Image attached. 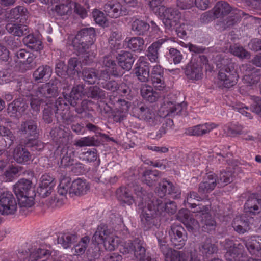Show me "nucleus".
<instances>
[{"mask_svg": "<svg viewBox=\"0 0 261 261\" xmlns=\"http://www.w3.org/2000/svg\"><path fill=\"white\" fill-rule=\"evenodd\" d=\"M160 16L163 17V22L166 28L170 30L177 24V22L181 17V14L175 8L165 7L163 13H161Z\"/></svg>", "mask_w": 261, "mask_h": 261, "instance_id": "17", "label": "nucleus"}, {"mask_svg": "<svg viewBox=\"0 0 261 261\" xmlns=\"http://www.w3.org/2000/svg\"><path fill=\"white\" fill-rule=\"evenodd\" d=\"M95 36V31L93 28H85L79 31L74 38L93 44Z\"/></svg>", "mask_w": 261, "mask_h": 261, "instance_id": "35", "label": "nucleus"}, {"mask_svg": "<svg viewBox=\"0 0 261 261\" xmlns=\"http://www.w3.org/2000/svg\"><path fill=\"white\" fill-rule=\"evenodd\" d=\"M57 83H58L57 81L51 80L41 85L33 91L34 96L41 99L56 97L59 94Z\"/></svg>", "mask_w": 261, "mask_h": 261, "instance_id": "14", "label": "nucleus"}, {"mask_svg": "<svg viewBox=\"0 0 261 261\" xmlns=\"http://www.w3.org/2000/svg\"><path fill=\"white\" fill-rule=\"evenodd\" d=\"M36 57V55L33 53H30L28 54L27 57L22 63V66L24 67L25 70H32L36 66V63L35 62Z\"/></svg>", "mask_w": 261, "mask_h": 261, "instance_id": "61", "label": "nucleus"}, {"mask_svg": "<svg viewBox=\"0 0 261 261\" xmlns=\"http://www.w3.org/2000/svg\"><path fill=\"white\" fill-rule=\"evenodd\" d=\"M202 200V198L199 196L196 192H190L187 196V198L184 201V204L186 207L191 208H196L193 211L194 213H198L201 219L202 224V230L204 232L208 233L215 229L216 222L212 216L209 214V208L205 205L196 203V202H199Z\"/></svg>", "mask_w": 261, "mask_h": 261, "instance_id": "3", "label": "nucleus"}, {"mask_svg": "<svg viewBox=\"0 0 261 261\" xmlns=\"http://www.w3.org/2000/svg\"><path fill=\"white\" fill-rule=\"evenodd\" d=\"M186 75L190 80H199L202 77V68L200 65L196 63H189L185 68Z\"/></svg>", "mask_w": 261, "mask_h": 261, "instance_id": "28", "label": "nucleus"}, {"mask_svg": "<svg viewBox=\"0 0 261 261\" xmlns=\"http://www.w3.org/2000/svg\"><path fill=\"white\" fill-rule=\"evenodd\" d=\"M14 160L18 164H28L31 160L32 155L25 147L19 145L16 147L13 151Z\"/></svg>", "mask_w": 261, "mask_h": 261, "instance_id": "27", "label": "nucleus"}, {"mask_svg": "<svg viewBox=\"0 0 261 261\" xmlns=\"http://www.w3.org/2000/svg\"><path fill=\"white\" fill-rule=\"evenodd\" d=\"M5 28L9 33L18 37L25 36L30 32L28 27L21 24L8 23Z\"/></svg>", "mask_w": 261, "mask_h": 261, "instance_id": "40", "label": "nucleus"}, {"mask_svg": "<svg viewBox=\"0 0 261 261\" xmlns=\"http://www.w3.org/2000/svg\"><path fill=\"white\" fill-rule=\"evenodd\" d=\"M186 106L187 103L184 102L180 103H175L171 101H167L161 107L160 112L166 113V114L172 113L178 114L179 113L185 112L184 110Z\"/></svg>", "mask_w": 261, "mask_h": 261, "instance_id": "30", "label": "nucleus"}, {"mask_svg": "<svg viewBox=\"0 0 261 261\" xmlns=\"http://www.w3.org/2000/svg\"><path fill=\"white\" fill-rule=\"evenodd\" d=\"M215 17L223 18L228 15L224 20L225 27L235 25L241 19L242 12L237 9H232L228 3L225 1L218 2L212 9Z\"/></svg>", "mask_w": 261, "mask_h": 261, "instance_id": "5", "label": "nucleus"}, {"mask_svg": "<svg viewBox=\"0 0 261 261\" xmlns=\"http://www.w3.org/2000/svg\"><path fill=\"white\" fill-rule=\"evenodd\" d=\"M222 245L226 250L224 256L228 261H237L247 257L245 253L243 245L241 243H235L232 240L226 239L222 242Z\"/></svg>", "mask_w": 261, "mask_h": 261, "instance_id": "8", "label": "nucleus"}, {"mask_svg": "<svg viewBox=\"0 0 261 261\" xmlns=\"http://www.w3.org/2000/svg\"><path fill=\"white\" fill-rule=\"evenodd\" d=\"M10 16L14 19H20V22L24 23L28 18L29 13L24 7L18 6L10 11Z\"/></svg>", "mask_w": 261, "mask_h": 261, "instance_id": "46", "label": "nucleus"}, {"mask_svg": "<svg viewBox=\"0 0 261 261\" xmlns=\"http://www.w3.org/2000/svg\"><path fill=\"white\" fill-rule=\"evenodd\" d=\"M261 212V199L258 194L253 193L248 198L244 205V215L250 218Z\"/></svg>", "mask_w": 261, "mask_h": 261, "instance_id": "15", "label": "nucleus"}, {"mask_svg": "<svg viewBox=\"0 0 261 261\" xmlns=\"http://www.w3.org/2000/svg\"><path fill=\"white\" fill-rule=\"evenodd\" d=\"M79 158L82 161L93 162L97 160V151L95 148L84 149L80 154Z\"/></svg>", "mask_w": 261, "mask_h": 261, "instance_id": "49", "label": "nucleus"}, {"mask_svg": "<svg viewBox=\"0 0 261 261\" xmlns=\"http://www.w3.org/2000/svg\"><path fill=\"white\" fill-rule=\"evenodd\" d=\"M137 116V115H134ZM139 119H143L150 126H154L161 123L163 119L162 115H137Z\"/></svg>", "mask_w": 261, "mask_h": 261, "instance_id": "57", "label": "nucleus"}, {"mask_svg": "<svg viewBox=\"0 0 261 261\" xmlns=\"http://www.w3.org/2000/svg\"><path fill=\"white\" fill-rule=\"evenodd\" d=\"M103 11L106 14L111 18H118L128 14L127 9L119 2L109 1L105 4Z\"/></svg>", "mask_w": 261, "mask_h": 261, "instance_id": "19", "label": "nucleus"}, {"mask_svg": "<svg viewBox=\"0 0 261 261\" xmlns=\"http://www.w3.org/2000/svg\"><path fill=\"white\" fill-rule=\"evenodd\" d=\"M217 185L215 176L209 174L203 179L199 185V192L201 193H207L213 191Z\"/></svg>", "mask_w": 261, "mask_h": 261, "instance_id": "39", "label": "nucleus"}, {"mask_svg": "<svg viewBox=\"0 0 261 261\" xmlns=\"http://www.w3.org/2000/svg\"><path fill=\"white\" fill-rule=\"evenodd\" d=\"M251 219L245 215L236 216L232 223L234 230L240 234L244 233L250 229Z\"/></svg>", "mask_w": 261, "mask_h": 261, "instance_id": "25", "label": "nucleus"}, {"mask_svg": "<svg viewBox=\"0 0 261 261\" xmlns=\"http://www.w3.org/2000/svg\"><path fill=\"white\" fill-rule=\"evenodd\" d=\"M138 198L140 199L138 207L141 214L140 217L141 224L145 230H155L160 226L158 213L166 212L171 214L176 212V203L173 201L156 199L150 194L146 196L142 188L135 189Z\"/></svg>", "mask_w": 261, "mask_h": 261, "instance_id": "1", "label": "nucleus"}, {"mask_svg": "<svg viewBox=\"0 0 261 261\" xmlns=\"http://www.w3.org/2000/svg\"><path fill=\"white\" fill-rule=\"evenodd\" d=\"M165 258L166 261H189L190 254L185 251L172 249L169 250Z\"/></svg>", "mask_w": 261, "mask_h": 261, "instance_id": "44", "label": "nucleus"}, {"mask_svg": "<svg viewBox=\"0 0 261 261\" xmlns=\"http://www.w3.org/2000/svg\"><path fill=\"white\" fill-rule=\"evenodd\" d=\"M53 141L58 147L54 152V156L59 158L61 165L69 166L73 164L74 151L73 147L71 146L72 136L68 130H65L62 125L55 127L50 132Z\"/></svg>", "mask_w": 261, "mask_h": 261, "instance_id": "2", "label": "nucleus"}, {"mask_svg": "<svg viewBox=\"0 0 261 261\" xmlns=\"http://www.w3.org/2000/svg\"><path fill=\"white\" fill-rule=\"evenodd\" d=\"M55 186V178L49 174L42 175L39 185L40 191L43 196H47Z\"/></svg>", "mask_w": 261, "mask_h": 261, "instance_id": "31", "label": "nucleus"}, {"mask_svg": "<svg viewBox=\"0 0 261 261\" xmlns=\"http://www.w3.org/2000/svg\"><path fill=\"white\" fill-rule=\"evenodd\" d=\"M150 80L156 90L163 91L166 87L164 77V68L160 65L154 66L150 73Z\"/></svg>", "mask_w": 261, "mask_h": 261, "instance_id": "21", "label": "nucleus"}, {"mask_svg": "<svg viewBox=\"0 0 261 261\" xmlns=\"http://www.w3.org/2000/svg\"><path fill=\"white\" fill-rule=\"evenodd\" d=\"M100 85L103 89L111 91L113 92L117 91L119 88V85L114 80L102 82Z\"/></svg>", "mask_w": 261, "mask_h": 261, "instance_id": "64", "label": "nucleus"}, {"mask_svg": "<svg viewBox=\"0 0 261 261\" xmlns=\"http://www.w3.org/2000/svg\"><path fill=\"white\" fill-rule=\"evenodd\" d=\"M55 11L60 16L70 15L72 11V6L70 3L56 5Z\"/></svg>", "mask_w": 261, "mask_h": 261, "instance_id": "60", "label": "nucleus"}, {"mask_svg": "<svg viewBox=\"0 0 261 261\" xmlns=\"http://www.w3.org/2000/svg\"><path fill=\"white\" fill-rule=\"evenodd\" d=\"M148 3L150 9L156 15L163 13L165 6L162 4L161 0H145Z\"/></svg>", "mask_w": 261, "mask_h": 261, "instance_id": "58", "label": "nucleus"}, {"mask_svg": "<svg viewBox=\"0 0 261 261\" xmlns=\"http://www.w3.org/2000/svg\"><path fill=\"white\" fill-rule=\"evenodd\" d=\"M74 49L79 54H83L87 51L92 50L94 48V44H90L85 41L74 38L72 41Z\"/></svg>", "mask_w": 261, "mask_h": 261, "instance_id": "48", "label": "nucleus"}, {"mask_svg": "<svg viewBox=\"0 0 261 261\" xmlns=\"http://www.w3.org/2000/svg\"><path fill=\"white\" fill-rule=\"evenodd\" d=\"M50 250L39 248L28 251L19 252L18 255V261H37L39 259H42L43 261L47 259L50 255Z\"/></svg>", "mask_w": 261, "mask_h": 261, "instance_id": "13", "label": "nucleus"}, {"mask_svg": "<svg viewBox=\"0 0 261 261\" xmlns=\"http://www.w3.org/2000/svg\"><path fill=\"white\" fill-rule=\"evenodd\" d=\"M81 73L83 80L88 84H94L99 80L98 71L95 68L84 67Z\"/></svg>", "mask_w": 261, "mask_h": 261, "instance_id": "37", "label": "nucleus"}, {"mask_svg": "<svg viewBox=\"0 0 261 261\" xmlns=\"http://www.w3.org/2000/svg\"><path fill=\"white\" fill-rule=\"evenodd\" d=\"M21 169L22 167L19 166H14L13 165L9 166L4 174L6 181H12L17 176Z\"/></svg>", "mask_w": 261, "mask_h": 261, "instance_id": "54", "label": "nucleus"}, {"mask_svg": "<svg viewBox=\"0 0 261 261\" xmlns=\"http://www.w3.org/2000/svg\"><path fill=\"white\" fill-rule=\"evenodd\" d=\"M134 255L136 258L140 261L144 260L147 256L146 254V250L142 246V243L141 242V241H139V242L137 243V244L134 246Z\"/></svg>", "mask_w": 261, "mask_h": 261, "instance_id": "62", "label": "nucleus"}, {"mask_svg": "<svg viewBox=\"0 0 261 261\" xmlns=\"http://www.w3.org/2000/svg\"><path fill=\"white\" fill-rule=\"evenodd\" d=\"M140 92L143 99L151 103L156 101L160 97L159 93L153 90L151 86L146 84L141 87Z\"/></svg>", "mask_w": 261, "mask_h": 261, "instance_id": "45", "label": "nucleus"}, {"mask_svg": "<svg viewBox=\"0 0 261 261\" xmlns=\"http://www.w3.org/2000/svg\"><path fill=\"white\" fill-rule=\"evenodd\" d=\"M32 182L26 179H20L14 186L13 191L16 196H20V195L31 194L34 192L31 189Z\"/></svg>", "mask_w": 261, "mask_h": 261, "instance_id": "33", "label": "nucleus"}, {"mask_svg": "<svg viewBox=\"0 0 261 261\" xmlns=\"http://www.w3.org/2000/svg\"><path fill=\"white\" fill-rule=\"evenodd\" d=\"M116 195L118 200L129 205H132L134 202L132 192L127 187H120L117 190Z\"/></svg>", "mask_w": 261, "mask_h": 261, "instance_id": "38", "label": "nucleus"}, {"mask_svg": "<svg viewBox=\"0 0 261 261\" xmlns=\"http://www.w3.org/2000/svg\"><path fill=\"white\" fill-rule=\"evenodd\" d=\"M114 57L117 61V65L124 71H129L136 60V57L129 51L120 50L119 54H114Z\"/></svg>", "mask_w": 261, "mask_h": 261, "instance_id": "18", "label": "nucleus"}, {"mask_svg": "<svg viewBox=\"0 0 261 261\" xmlns=\"http://www.w3.org/2000/svg\"><path fill=\"white\" fill-rule=\"evenodd\" d=\"M177 219L182 222L190 232L199 227L198 222L191 215L187 209L180 210L177 214Z\"/></svg>", "mask_w": 261, "mask_h": 261, "instance_id": "20", "label": "nucleus"}, {"mask_svg": "<svg viewBox=\"0 0 261 261\" xmlns=\"http://www.w3.org/2000/svg\"><path fill=\"white\" fill-rule=\"evenodd\" d=\"M169 234L171 242L174 247L180 249L185 246L188 236L186 230L181 225L172 224Z\"/></svg>", "mask_w": 261, "mask_h": 261, "instance_id": "9", "label": "nucleus"}, {"mask_svg": "<svg viewBox=\"0 0 261 261\" xmlns=\"http://www.w3.org/2000/svg\"><path fill=\"white\" fill-rule=\"evenodd\" d=\"M90 188L88 183L85 179L78 178L71 183V190L76 195L85 194Z\"/></svg>", "mask_w": 261, "mask_h": 261, "instance_id": "41", "label": "nucleus"}, {"mask_svg": "<svg viewBox=\"0 0 261 261\" xmlns=\"http://www.w3.org/2000/svg\"><path fill=\"white\" fill-rule=\"evenodd\" d=\"M246 247L251 254L259 252L261 254V236H252L248 237L245 241Z\"/></svg>", "mask_w": 261, "mask_h": 261, "instance_id": "36", "label": "nucleus"}, {"mask_svg": "<svg viewBox=\"0 0 261 261\" xmlns=\"http://www.w3.org/2000/svg\"><path fill=\"white\" fill-rule=\"evenodd\" d=\"M165 41L164 39L158 40L148 47L146 56L151 62H159V51Z\"/></svg>", "mask_w": 261, "mask_h": 261, "instance_id": "26", "label": "nucleus"}, {"mask_svg": "<svg viewBox=\"0 0 261 261\" xmlns=\"http://www.w3.org/2000/svg\"><path fill=\"white\" fill-rule=\"evenodd\" d=\"M114 58L112 54L105 56L102 58V64L103 66L109 68L110 73L113 76L119 77L124 74V71L118 67Z\"/></svg>", "mask_w": 261, "mask_h": 261, "instance_id": "22", "label": "nucleus"}, {"mask_svg": "<svg viewBox=\"0 0 261 261\" xmlns=\"http://www.w3.org/2000/svg\"><path fill=\"white\" fill-rule=\"evenodd\" d=\"M160 172L158 170H146L143 174V182L149 187L153 186L158 180Z\"/></svg>", "mask_w": 261, "mask_h": 261, "instance_id": "47", "label": "nucleus"}, {"mask_svg": "<svg viewBox=\"0 0 261 261\" xmlns=\"http://www.w3.org/2000/svg\"><path fill=\"white\" fill-rule=\"evenodd\" d=\"M90 239L88 237H84L72 248L74 255H80L84 254L87 248Z\"/></svg>", "mask_w": 261, "mask_h": 261, "instance_id": "50", "label": "nucleus"}, {"mask_svg": "<svg viewBox=\"0 0 261 261\" xmlns=\"http://www.w3.org/2000/svg\"><path fill=\"white\" fill-rule=\"evenodd\" d=\"M231 53L234 56L240 58H249L250 57L249 53L246 51L242 46L234 44L231 46L230 48Z\"/></svg>", "mask_w": 261, "mask_h": 261, "instance_id": "59", "label": "nucleus"}, {"mask_svg": "<svg viewBox=\"0 0 261 261\" xmlns=\"http://www.w3.org/2000/svg\"><path fill=\"white\" fill-rule=\"evenodd\" d=\"M218 125L214 123H205L187 128L185 133L189 136H201L210 133Z\"/></svg>", "mask_w": 261, "mask_h": 261, "instance_id": "23", "label": "nucleus"}, {"mask_svg": "<svg viewBox=\"0 0 261 261\" xmlns=\"http://www.w3.org/2000/svg\"><path fill=\"white\" fill-rule=\"evenodd\" d=\"M85 97L95 101H103L106 98V92L100 87L94 85L86 88Z\"/></svg>", "mask_w": 261, "mask_h": 261, "instance_id": "29", "label": "nucleus"}, {"mask_svg": "<svg viewBox=\"0 0 261 261\" xmlns=\"http://www.w3.org/2000/svg\"><path fill=\"white\" fill-rule=\"evenodd\" d=\"M150 29L147 22L140 19H135L132 23V30L138 36L147 35Z\"/></svg>", "mask_w": 261, "mask_h": 261, "instance_id": "42", "label": "nucleus"}, {"mask_svg": "<svg viewBox=\"0 0 261 261\" xmlns=\"http://www.w3.org/2000/svg\"><path fill=\"white\" fill-rule=\"evenodd\" d=\"M95 145V139L92 137H85L76 140L74 143L76 146L82 147L85 146H91Z\"/></svg>", "mask_w": 261, "mask_h": 261, "instance_id": "63", "label": "nucleus"}, {"mask_svg": "<svg viewBox=\"0 0 261 261\" xmlns=\"http://www.w3.org/2000/svg\"><path fill=\"white\" fill-rule=\"evenodd\" d=\"M53 72L51 67L48 65L39 66L33 73V78L35 82H41L50 78Z\"/></svg>", "mask_w": 261, "mask_h": 261, "instance_id": "32", "label": "nucleus"}, {"mask_svg": "<svg viewBox=\"0 0 261 261\" xmlns=\"http://www.w3.org/2000/svg\"><path fill=\"white\" fill-rule=\"evenodd\" d=\"M156 193L160 198L158 199L164 200V197L171 198L173 199L180 197L181 193L176 189L173 184L166 179H163L160 181L156 188Z\"/></svg>", "mask_w": 261, "mask_h": 261, "instance_id": "10", "label": "nucleus"}, {"mask_svg": "<svg viewBox=\"0 0 261 261\" xmlns=\"http://www.w3.org/2000/svg\"><path fill=\"white\" fill-rule=\"evenodd\" d=\"M35 194L34 192L31 194L20 195V196H16L19 204L21 207H31L34 204V196Z\"/></svg>", "mask_w": 261, "mask_h": 261, "instance_id": "52", "label": "nucleus"}, {"mask_svg": "<svg viewBox=\"0 0 261 261\" xmlns=\"http://www.w3.org/2000/svg\"><path fill=\"white\" fill-rule=\"evenodd\" d=\"M36 123L33 120L27 121L21 124V133L28 138L24 142L25 146L30 148L32 151H40L44 148V144L40 140L36 139L38 137Z\"/></svg>", "mask_w": 261, "mask_h": 261, "instance_id": "7", "label": "nucleus"}, {"mask_svg": "<svg viewBox=\"0 0 261 261\" xmlns=\"http://www.w3.org/2000/svg\"><path fill=\"white\" fill-rule=\"evenodd\" d=\"M75 239L76 236L75 235L65 234L59 236L57 242L59 244H61L64 248H67L71 246Z\"/></svg>", "mask_w": 261, "mask_h": 261, "instance_id": "55", "label": "nucleus"}, {"mask_svg": "<svg viewBox=\"0 0 261 261\" xmlns=\"http://www.w3.org/2000/svg\"><path fill=\"white\" fill-rule=\"evenodd\" d=\"M243 126L238 122H231L225 126L224 130L227 132L228 135L234 137L241 134L243 133Z\"/></svg>", "mask_w": 261, "mask_h": 261, "instance_id": "53", "label": "nucleus"}, {"mask_svg": "<svg viewBox=\"0 0 261 261\" xmlns=\"http://www.w3.org/2000/svg\"><path fill=\"white\" fill-rule=\"evenodd\" d=\"M125 42L128 49L133 51L140 52L144 49V40L140 37L127 38Z\"/></svg>", "mask_w": 261, "mask_h": 261, "instance_id": "43", "label": "nucleus"}, {"mask_svg": "<svg viewBox=\"0 0 261 261\" xmlns=\"http://www.w3.org/2000/svg\"><path fill=\"white\" fill-rule=\"evenodd\" d=\"M92 241L99 244L102 243L106 250L113 251L117 248L120 239L113 234L104 224L98 226L92 237Z\"/></svg>", "mask_w": 261, "mask_h": 261, "instance_id": "6", "label": "nucleus"}, {"mask_svg": "<svg viewBox=\"0 0 261 261\" xmlns=\"http://www.w3.org/2000/svg\"><path fill=\"white\" fill-rule=\"evenodd\" d=\"M23 39L24 44L29 49L34 51H39L43 48L40 39L32 33H28Z\"/></svg>", "mask_w": 261, "mask_h": 261, "instance_id": "34", "label": "nucleus"}, {"mask_svg": "<svg viewBox=\"0 0 261 261\" xmlns=\"http://www.w3.org/2000/svg\"><path fill=\"white\" fill-rule=\"evenodd\" d=\"M199 249L202 255L198 254L197 251L194 250L190 253V259L189 261H201L202 258L204 259L209 255L216 253L218 248L216 245L212 244L211 238H207L199 246Z\"/></svg>", "mask_w": 261, "mask_h": 261, "instance_id": "12", "label": "nucleus"}, {"mask_svg": "<svg viewBox=\"0 0 261 261\" xmlns=\"http://www.w3.org/2000/svg\"><path fill=\"white\" fill-rule=\"evenodd\" d=\"M85 92L86 89H85V85L83 84H79L74 86L69 93L63 91L62 95L65 100L66 101L65 105H67V102H68L70 105L74 106L77 100L81 99L83 97H85Z\"/></svg>", "mask_w": 261, "mask_h": 261, "instance_id": "16", "label": "nucleus"}, {"mask_svg": "<svg viewBox=\"0 0 261 261\" xmlns=\"http://www.w3.org/2000/svg\"><path fill=\"white\" fill-rule=\"evenodd\" d=\"M55 73L57 76L61 78L69 77V72L67 66L63 61H59L56 64Z\"/></svg>", "mask_w": 261, "mask_h": 261, "instance_id": "56", "label": "nucleus"}, {"mask_svg": "<svg viewBox=\"0 0 261 261\" xmlns=\"http://www.w3.org/2000/svg\"><path fill=\"white\" fill-rule=\"evenodd\" d=\"M17 203L11 192H4L0 195V213L2 215H12L17 210Z\"/></svg>", "mask_w": 261, "mask_h": 261, "instance_id": "11", "label": "nucleus"}, {"mask_svg": "<svg viewBox=\"0 0 261 261\" xmlns=\"http://www.w3.org/2000/svg\"><path fill=\"white\" fill-rule=\"evenodd\" d=\"M150 66V63L147 61H141L136 64L134 71L139 81L144 83L149 81Z\"/></svg>", "mask_w": 261, "mask_h": 261, "instance_id": "24", "label": "nucleus"}, {"mask_svg": "<svg viewBox=\"0 0 261 261\" xmlns=\"http://www.w3.org/2000/svg\"><path fill=\"white\" fill-rule=\"evenodd\" d=\"M216 66L219 69L218 79L224 87L229 88L237 83L239 77L238 65L231 58L226 56H218Z\"/></svg>", "mask_w": 261, "mask_h": 261, "instance_id": "4", "label": "nucleus"}, {"mask_svg": "<svg viewBox=\"0 0 261 261\" xmlns=\"http://www.w3.org/2000/svg\"><path fill=\"white\" fill-rule=\"evenodd\" d=\"M82 64L77 58H70L68 61L67 67L69 72V77H73L76 73L81 72L79 66Z\"/></svg>", "mask_w": 261, "mask_h": 261, "instance_id": "51", "label": "nucleus"}]
</instances>
